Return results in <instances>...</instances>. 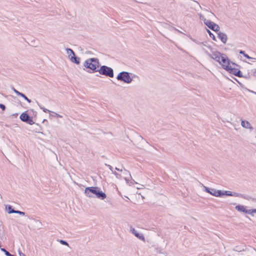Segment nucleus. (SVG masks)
Returning a JSON list of instances; mask_svg holds the SVG:
<instances>
[{
    "label": "nucleus",
    "mask_w": 256,
    "mask_h": 256,
    "mask_svg": "<svg viewBox=\"0 0 256 256\" xmlns=\"http://www.w3.org/2000/svg\"><path fill=\"white\" fill-rule=\"evenodd\" d=\"M40 108L41 109H42L43 110V111L45 112H51V111L49 110H48L44 108H43V107H40Z\"/></svg>",
    "instance_id": "cd10ccee"
},
{
    "label": "nucleus",
    "mask_w": 256,
    "mask_h": 256,
    "mask_svg": "<svg viewBox=\"0 0 256 256\" xmlns=\"http://www.w3.org/2000/svg\"><path fill=\"white\" fill-rule=\"evenodd\" d=\"M68 58L71 60L72 62H74L76 64H80V58H79L76 57L75 56H70V54L68 56Z\"/></svg>",
    "instance_id": "dca6fc26"
},
{
    "label": "nucleus",
    "mask_w": 256,
    "mask_h": 256,
    "mask_svg": "<svg viewBox=\"0 0 256 256\" xmlns=\"http://www.w3.org/2000/svg\"><path fill=\"white\" fill-rule=\"evenodd\" d=\"M55 114L58 116V117H59V118H62V116H60V114H56V113H55Z\"/></svg>",
    "instance_id": "473e14b6"
},
{
    "label": "nucleus",
    "mask_w": 256,
    "mask_h": 256,
    "mask_svg": "<svg viewBox=\"0 0 256 256\" xmlns=\"http://www.w3.org/2000/svg\"><path fill=\"white\" fill-rule=\"evenodd\" d=\"M256 213V208L248 210V214H249L251 216H254V214Z\"/></svg>",
    "instance_id": "aec40b11"
},
{
    "label": "nucleus",
    "mask_w": 256,
    "mask_h": 256,
    "mask_svg": "<svg viewBox=\"0 0 256 256\" xmlns=\"http://www.w3.org/2000/svg\"><path fill=\"white\" fill-rule=\"evenodd\" d=\"M200 20H202L204 21V24L206 26H208L212 30L216 31V32H218L219 30L220 27L216 24L214 23V22H212L210 20H206L201 14H200Z\"/></svg>",
    "instance_id": "20e7f679"
},
{
    "label": "nucleus",
    "mask_w": 256,
    "mask_h": 256,
    "mask_svg": "<svg viewBox=\"0 0 256 256\" xmlns=\"http://www.w3.org/2000/svg\"><path fill=\"white\" fill-rule=\"evenodd\" d=\"M207 32L208 33L210 36L212 38V40H214V41H216V37L214 36V34H212L211 32L208 30H207Z\"/></svg>",
    "instance_id": "4be33fe9"
},
{
    "label": "nucleus",
    "mask_w": 256,
    "mask_h": 256,
    "mask_svg": "<svg viewBox=\"0 0 256 256\" xmlns=\"http://www.w3.org/2000/svg\"><path fill=\"white\" fill-rule=\"evenodd\" d=\"M26 122H28V124L30 125H32L34 124V122L30 117L28 118V120H26Z\"/></svg>",
    "instance_id": "b1692460"
},
{
    "label": "nucleus",
    "mask_w": 256,
    "mask_h": 256,
    "mask_svg": "<svg viewBox=\"0 0 256 256\" xmlns=\"http://www.w3.org/2000/svg\"><path fill=\"white\" fill-rule=\"evenodd\" d=\"M9 214H11V213H16V214H18L20 215H22V216H24L25 214V213L24 212H20V211H19V210H10L8 212Z\"/></svg>",
    "instance_id": "a211bd4d"
},
{
    "label": "nucleus",
    "mask_w": 256,
    "mask_h": 256,
    "mask_svg": "<svg viewBox=\"0 0 256 256\" xmlns=\"http://www.w3.org/2000/svg\"><path fill=\"white\" fill-rule=\"evenodd\" d=\"M210 56L216 62L218 63L220 62L222 59L226 54H221L218 51H214L212 52V54H209Z\"/></svg>",
    "instance_id": "6e6552de"
},
{
    "label": "nucleus",
    "mask_w": 256,
    "mask_h": 256,
    "mask_svg": "<svg viewBox=\"0 0 256 256\" xmlns=\"http://www.w3.org/2000/svg\"><path fill=\"white\" fill-rule=\"evenodd\" d=\"M1 250H2V252H4L5 253V254H6V256H14V255L11 254H10L8 252L7 250H6L4 248H1Z\"/></svg>",
    "instance_id": "412c9836"
},
{
    "label": "nucleus",
    "mask_w": 256,
    "mask_h": 256,
    "mask_svg": "<svg viewBox=\"0 0 256 256\" xmlns=\"http://www.w3.org/2000/svg\"><path fill=\"white\" fill-rule=\"evenodd\" d=\"M0 108H1L3 110H4L6 109V106L3 104H0Z\"/></svg>",
    "instance_id": "c756f323"
},
{
    "label": "nucleus",
    "mask_w": 256,
    "mask_h": 256,
    "mask_svg": "<svg viewBox=\"0 0 256 256\" xmlns=\"http://www.w3.org/2000/svg\"><path fill=\"white\" fill-rule=\"evenodd\" d=\"M204 189L206 192L216 197H220L224 195L228 196H238L236 194H232L230 191H222L220 190H217L214 188L210 189L205 186H204Z\"/></svg>",
    "instance_id": "f03ea898"
},
{
    "label": "nucleus",
    "mask_w": 256,
    "mask_h": 256,
    "mask_svg": "<svg viewBox=\"0 0 256 256\" xmlns=\"http://www.w3.org/2000/svg\"><path fill=\"white\" fill-rule=\"evenodd\" d=\"M240 125L242 128L248 130L250 132L254 130V128L252 124L246 120H241Z\"/></svg>",
    "instance_id": "1a4fd4ad"
},
{
    "label": "nucleus",
    "mask_w": 256,
    "mask_h": 256,
    "mask_svg": "<svg viewBox=\"0 0 256 256\" xmlns=\"http://www.w3.org/2000/svg\"><path fill=\"white\" fill-rule=\"evenodd\" d=\"M60 242L62 244H64V245H66V246H68V243L64 241V240H60Z\"/></svg>",
    "instance_id": "393cba45"
},
{
    "label": "nucleus",
    "mask_w": 256,
    "mask_h": 256,
    "mask_svg": "<svg viewBox=\"0 0 256 256\" xmlns=\"http://www.w3.org/2000/svg\"><path fill=\"white\" fill-rule=\"evenodd\" d=\"M210 14L213 15L214 14L212 13H210Z\"/></svg>",
    "instance_id": "f704fd0d"
},
{
    "label": "nucleus",
    "mask_w": 256,
    "mask_h": 256,
    "mask_svg": "<svg viewBox=\"0 0 256 256\" xmlns=\"http://www.w3.org/2000/svg\"><path fill=\"white\" fill-rule=\"evenodd\" d=\"M244 56L246 58H248V59H250V60H256V58H251L247 54H244Z\"/></svg>",
    "instance_id": "c85d7f7f"
},
{
    "label": "nucleus",
    "mask_w": 256,
    "mask_h": 256,
    "mask_svg": "<svg viewBox=\"0 0 256 256\" xmlns=\"http://www.w3.org/2000/svg\"><path fill=\"white\" fill-rule=\"evenodd\" d=\"M20 96L24 98L28 102L30 103L31 102V100L28 99L24 94L22 93Z\"/></svg>",
    "instance_id": "5701e85b"
},
{
    "label": "nucleus",
    "mask_w": 256,
    "mask_h": 256,
    "mask_svg": "<svg viewBox=\"0 0 256 256\" xmlns=\"http://www.w3.org/2000/svg\"><path fill=\"white\" fill-rule=\"evenodd\" d=\"M8 212L10 210H13L10 206H8Z\"/></svg>",
    "instance_id": "2f4dec72"
},
{
    "label": "nucleus",
    "mask_w": 256,
    "mask_h": 256,
    "mask_svg": "<svg viewBox=\"0 0 256 256\" xmlns=\"http://www.w3.org/2000/svg\"><path fill=\"white\" fill-rule=\"evenodd\" d=\"M136 138H137L138 140L142 141V142L144 141L142 138L138 134H136Z\"/></svg>",
    "instance_id": "bb28decb"
},
{
    "label": "nucleus",
    "mask_w": 256,
    "mask_h": 256,
    "mask_svg": "<svg viewBox=\"0 0 256 256\" xmlns=\"http://www.w3.org/2000/svg\"><path fill=\"white\" fill-rule=\"evenodd\" d=\"M66 51L68 56H70H70H75L74 52L72 49L68 48L66 49Z\"/></svg>",
    "instance_id": "6ab92c4d"
},
{
    "label": "nucleus",
    "mask_w": 256,
    "mask_h": 256,
    "mask_svg": "<svg viewBox=\"0 0 256 256\" xmlns=\"http://www.w3.org/2000/svg\"><path fill=\"white\" fill-rule=\"evenodd\" d=\"M29 118V116L26 113H22L20 116V120L24 122L28 120Z\"/></svg>",
    "instance_id": "f3484780"
},
{
    "label": "nucleus",
    "mask_w": 256,
    "mask_h": 256,
    "mask_svg": "<svg viewBox=\"0 0 256 256\" xmlns=\"http://www.w3.org/2000/svg\"><path fill=\"white\" fill-rule=\"evenodd\" d=\"M18 254L20 256H26L25 254L22 253L20 250H18Z\"/></svg>",
    "instance_id": "7c9ffc66"
},
{
    "label": "nucleus",
    "mask_w": 256,
    "mask_h": 256,
    "mask_svg": "<svg viewBox=\"0 0 256 256\" xmlns=\"http://www.w3.org/2000/svg\"><path fill=\"white\" fill-rule=\"evenodd\" d=\"M99 60L96 58H90L86 60L84 64V66L90 68L92 70L97 71L96 69L99 66Z\"/></svg>",
    "instance_id": "7ed1b4c3"
},
{
    "label": "nucleus",
    "mask_w": 256,
    "mask_h": 256,
    "mask_svg": "<svg viewBox=\"0 0 256 256\" xmlns=\"http://www.w3.org/2000/svg\"><path fill=\"white\" fill-rule=\"evenodd\" d=\"M240 54H242L244 56V54H245V52H244V51H242V50H240Z\"/></svg>",
    "instance_id": "72a5a7b5"
},
{
    "label": "nucleus",
    "mask_w": 256,
    "mask_h": 256,
    "mask_svg": "<svg viewBox=\"0 0 256 256\" xmlns=\"http://www.w3.org/2000/svg\"><path fill=\"white\" fill-rule=\"evenodd\" d=\"M219 64L222 66V67L226 71L229 68L230 66L231 65L234 66V62H230L226 55L223 56V58L222 59Z\"/></svg>",
    "instance_id": "423d86ee"
},
{
    "label": "nucleus",
    "mask_w": 256,
    "mask_h": 256,
    "mask_svg": "<svg viewBox=\"0 0 256 256\" xmlns=\"http://www.w3.org/2000/svg\"><path fill=\"white\" fill-rule=\"evenodd\" d=\"M138 82L139 81V78L132 74H130L129 73V83L131 82Z\"/></svg>",
    "instance_id": "2eb2a0df"
},
{
    "label": "nucleus",
    "mask_w": 256,
    "mask_h": 256,
    "mask_svg": "<svg viewBox=\"0 0 256 256\" xmlns=\"http://www.w3.org/2000/svg\"><path fill=\"white\" fill-rule=\"evenodd\" d=\"M116 78L119 80L128 83V72H120L117 76Z\"/></svg>",
    "instance_id": "9d476101"
},
{
    "label": "nucleus",
    "mask_w": 256,
    "mask_h": 256,
    "mask_svg": "<svg viewBox=\"0 0 256 256\" xmlns=\"http://www.w3.org/2000/svg\"><path fill=\"white\" fill-rule=\"evenodd\" d=\"M129 186L130 187V190L134 191L133 189L136 188L137 190L142 189L144 186L142 184H138L137 182L134 183L133 182H129Z\"/></svg>",
    "instance_id": "f8f14e48"
},
{
    "label": "nucleus",
    "mask_w": 256,
    "mask_h": 256,
    "mask_svg": "<svg viewBox=\"0 0 256 256\" xmlns=\"http://www.w3.org/2000/svg\"><path fill=\"white\" fill-rule=\"evenodd\" d=\"M227 71L238 77H242V76L241 72L238 68V66L234 63V66L231 65L229 66Z\"/></svg>",
    "instance_id": "0eeeda50"
},
{
    "label": "nucleus",
    "mask_w": 256,
    "mask_h": 256,
    "mask_svg": "<svg viewBox=\"0 0 256 256\" xmlns=\"http://www.w3.org/2000/svg\"><path fill=\"white\" fill-rule=\"evenodd\" d=\"M218 36L222 42H223L224 44H226V42L228 37L225 33L222 32H219L218 34Z\"/></svg>",
    "instance_id": "4468645a"
},
{
    "label": "nucleus",
    "mask_w": 256,
    "mask_h": 256,
    "mask_svg": "<svg viewBox=\"0 0 256 256\" xmlns=\"http://www.w3.org/2000/svg\"><path fill=\"white\" fill-rule=\"evenodd\" d=\"M84 194L89 198L96 196L100 200H104L106 198V194L98 187H87L85 188Z\"/></svg>",
    "instance_id": "f257e3e1"
},
{
    "label": "nucleus",
    "mask_w": 256,
    "mask_h": 256,
    "mask_svg": "<svg viewBox=\"0 0 256 256\" xmlns=\"http://www.w3.org/2000/svg\"><path fill=\"white\" fill-rule=\"evenodd\" d=\"M130 231L138 239L145 242V238L142 234L138 232L134 228H130Z\"/></svg>",
    "instance_id": "9b49d317"
},
{
    "label": "nucleus",
    "mask_w": 256,
    "mask_h": 256,
    "mask_svg": "<svg viewBox=\"0 0 256 256\" xmlns=\"http://www.w3.org/2000/svg\"><path fill=\"white\" fill-rule=\"evenodd\" d=\"M235 208L240 212H243L246 214H248V210L246 208V206L243 205H238L235 207Z\"/></svg>",
    "instance_id": "ddd939ff"
},
{
    "label": "nucleus",
    "mask_w": 256,
    "mask_h": 256,
    "mask_svg": "<svg viewBox=\"0 0 256 256\" xmlns=\"http://www.w3.org/2000/svg\"><path fill=\"white\" fill-rule=\"evenodd\" d=\"M98 71L101 74L104 75L110 78H112L114 76L113 70L107 66H102Z\"/></svg>",
    "instance_id": "39448f33"
},
{
    "label": "nucleus",
    "mask_w": 256,
    "mask_h": 256,
    "mask_svg": "<svg viewBox=\"0 0 256 256\" xmlns=\"http://www.w3.org/2000/svg\"><path fill=\"white\" fill-rule=\"evenodd\" d=\"M12 90H14V92L18 96H20L21 94V92H19L18 90H16L14 88H12Z\"/></svg>",
    "instance_id": "a878e982"
}]
</instances>
